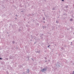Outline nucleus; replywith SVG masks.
<instances>
[{
	"instance_id": "nucleus-1",
	"label": "nucleus",
	"mask_w": 74,
	"mask_h": 74,
	"mask_svg": "<svg viewBox=\"0 0 74 74\" xmlns=\"http://www.w3.org/2000/svg\"><path fill=\"white\" fill-rule=\"evenodd\" d=\"M70 20L71 21H73V19H70Z\"/></svg>"
},
{
	"instance_id": "nucleus-2",
	"label": "nucleus",
	"mask_w": 74,
	"mask_h": 74,
	"mask_svg": "<svg viewBox=\"0 0 74 74\" xmlns=\"http://www.w3.org/2000/svg\"><path fill=\"white\" fill-rule=\"evenodd\" d=\"M13 44H14V43H15V41H13Z\"/></svg>"
},
{
	"instance_id": "nucleus-3",
	"label": "nucleus",
	"mask_w": 74,
	"mask_h": 74,
	"mask_svg": "<svg viewBox=\"0 0 74 74\" xmlns=\"http://www.w3.org/2000/svg\"><path fill=\"white\" fill-rule=\"evenodd\" d=\"M62 1H64V0H61Z\"/></svg>"
},
{
	"instance_id": "nucleus-4",
	"label": "nucleus",
	"mask_w": 74,
	"mask_h": 74,
	"mask_svg": "<svg viewBox=\"0 0 74 74\" xmlns=\"http://www.w3.org/2000/svg\"><path fill=\"white\" fill-rule=\"evenodd\" d=\"M0 59L1 60V59H2V58H0Z\"/></svg>"
},
{
	"instance_id": "nucleus-5",
	"label": "nucleus",
	"mask_w": 74,
	"mask_h": 74,
	"mask_svg": "<svg viewBox=\"0 0 74 74\" xmlns=\"http://www.w3.org/2000/svg\"><path fill=\"white\" fill-rule=\"evenodd\" d=\"M73 74H74V71H73Z\"/></svg>"
},
{
	"instance_id": "nucleus-6",
	"label": "nucleus",
	"mask_w": 74,
	"mask_h": 74,
	"mask_svg": "<svg viewBox=\"0 0 74 74\" xmlns=\"http://www.w3.org/2000/svg\"><path fill=\"white\" fill-rule=\"evenodd\" d=\"M48 47H49V46H48Z\"/></svg>"
},
{
	"instance_id": "nucleus-7",
	"label": "nucleus",
	"mask_w": 74,
	"mask_h": 74,
	"mask_svg": "<svg viewBox=\"0 0 74 74\" xmlns=\"http://www.w3.org/2000/svg\"><path fill=\"white\" fill-rule=\"evenodd\" d=\"M43 70H44V69H43Z\"/></svg>"
}]
</instances>
